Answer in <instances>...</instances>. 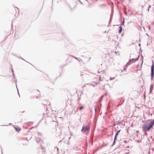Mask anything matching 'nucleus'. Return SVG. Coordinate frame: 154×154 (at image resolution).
<instances>
[{
    "instance_id": "f257e3e1",
    "label": "nucleus",
    "mask_w": 154,
    "mask_h": 154,
    "mask_svg": "<svg viewBox=\"0 0 154 154\" xmlns=\"http://www.w3.org/2000/svg\"><path fill=\"white\" fill-rule=\"evenodd\" d=\"M154 125V120L149 123L145 122L142 126L143 130L144 131H149Z\"/></svg>"
},
{
    "instance_id": "f03ea898",
    "label": "nucleus",
    "mask_w": 154,
    "mask_h": 154,
    "mask_svg": "<svg viewBox=\"0 0 154 154\" xmlns=\"http://www.w3.org/2000/svg\"><path fill=\"white\" fill-rule=\"evenodd\" d=\"M90 127L89 125H83L82 127V128L81 130V131L82 133L85 132H89L90 131Z\"/></svg>"
},
{
    "instance_id": "7ed1b4c3",
    "label": "nucleus",
    "mask_w": 154,
    "mask_h": 154,
    "mask_svg": "<svg viewBox=\"0 0 154 154\" xmlns=\"http://www.w3.org/2000/svg\"><path fill=\"white\" fill-rule=\"evenodd\" d=\"M152 63L151 68V79L152 80H153L154 77V63L153 61H152Z\"/></svg>"
},
{
    "instance_id": "20e7f679",
    "label": "nucleus",
    "mask_w": 154,
    "mask_h": 154,
    "mask_svg": "<svg viewBox=\"0 0 154 154\" xmlns=\"http://www.w3.org/2000/svg\"><path fill=\"white\" fill-rule=\"evenodd\" d=\"M124 23H125V19L124 18L123 21H121V26H120L119 27V34H120L122 31V26H123L124 24Z\"/></svg>"
},
{
    "instance_id": "39448f33",
    "label": "nucleus",
    "mask_w": 154,
    "mask_h": 154,
    "mask_svg": "<svg viewBox=\"0 0 154 154\" xmlns=\"http://www.w3.org/2000/svg\"><path fill=\"white\" fill-rule=\"evenodd\" d=\"M131 60H129V61L126 63L123 68L124 70H126L127 67L129 65L131 64V63L130 62Z\"/></svg>"
},
{
    "instance_id": "423d86ee",
    "label": "nucleus",
    "mask_w": 154,
    "mask_h": 154,
    "mask_svg": "<svg viewBox=\"0 0 154 154\" xmlns=\"http://www.w3.org/2000/svg\"><path fill=\"white\" fill-rule=\"evenodd\" d=\"M12 75H13V79H14L15 81V82H16V87L17 88V92H18V95H19V97H20V94H19V93L18 90V88H17V83H16L17 80L15 79V75H14V74L13 73L12 74Z\"/></svg>"
},
{
    "instance_id": "0eeeda50",
    "label": "nucleus",
    "mask_w": 154,
    "mask_h": 154,
    "mask_svg": "<svg viewBox=\"0 0 154 154\" xmlns=\"http://www.w3.org/2000/svg\"><path fill=\"white\" fill-rule=\"evenodd\" d=\"M119 106H120L121 105L122 103L124 102V100H122V98H121V99H119Z\"/></svg>"
},
{
    "instance_id": "6e6552de",
    "label": "nucleus",
    "mask_w": 154,
    "mask_h": 154,
    "mask_svg": "<svg viewBox=\"0 0 154 154\" xmlns=\"http://www.w3.org/2000/svg\"><path fill=\"white\" fill-rule=\"evenodd\" d=\"M153 88V85L151 84L150 87L149 88V93H152V91Z\"/></svg>"
},
{
    "instance_id": "1a4fd4ad",
    "label": "nucleus",
    "mask_w": 154,
    "mask_h": 154,
    "mask_svg": "<svg viewBox=\"0 0 154 154\" xmlns=\"http://www.w3.org/2000/svg\"><path fill=\"white\" fill-rule=\"evenodd\" d=\"M120 131H121V130H118L117 131V132H116V133L115 135V137H114L115 138L117 139V136L120 133Z\"/></svg>"
},
{
    "instance_id": "9d476101",
    "label": "nucleus",
    "mask_w": 154,
    "mask_h": 154,
    "mask_svg": "<svg viewBox=\"0 0 154 154\" xmlns=\"http://www.w3.org/2000/svg\"><path fill=\"white\" fill-rule=\"evenodd\" d=\"M131 60L130 62L131 63V64L133 63H135L136 60V58H132L131 59H130L129 60Z\"/></svg>"
},
{
    "instance_id": "9b49d317",
    "label": "nucleus",
    "mask_w": 154,
    "mask_h": 154,
    "mask_svg": "<svg viewBox=\"0 0 154 154\" xmlns=\"http://www.w3.org/2000/svg\"><path fill=\"white\" fill-rule=\"evenodd\" d=\"M14 128H15V130L16 131H18V132H19L20 130V128H18V127H14Z\"/></svg>"
},
{
    "instance_id": "f8f14e48",
    "label": "nucleus",
    "mask_w": 154,
    "mask_h": 154,
    "mask_svg": "<svg viewBox=\"0 0 154 154\" xmlns=\"http://www.w3.org/2000/svg\"><path fill=\"white\" fill-rule=\"evenodd\" d=\"M78 110V109L77 108H74V109L72 111V112L75 114L76 112Z\"/></svg>"
},
{
    "instance_id": "ddd939ff",
    "label": "nucleus",
    "mask_w": 154,
    "mask_h": 154,
    "mask_svg": "<svg viewBox=\"0 0 154 154\" xmlns=\"http://www.w3.org/2000/svg\"><path fill=\"white\" fill-rule=\"evenodd\" d=\"M101 105H101V103H100V102H98V111H100V107L101 106Z\"/></svg>"
},
{
    "instance_id": "4468645a",
    "label": "nucleus",
    "mask_w": 154,
    "mask_h": 154,
    "mask_svg": "<svg viewBox=\"0 0 154 154\" xmlns=\"http://www.w3.org/2000/svg\"><path fill=\"white\" fill-rule=\"evenodd\" d=\"M41 146L42 149H41L42 151V153H45V149L44 147L43 146H42L41 145Z\"/></svg>"
},
{
    "instance_id": "2eb2a0df",
    "label": "nucleus",
    "mask_w": 154,
    "mask_h": 154,
    "mask_svg": "<svg viewBox=\"0 0 154 154\" xmlns=\"http://www.w3.org/2000/svg\"><path fill=\"white\" fill-rule=\"evenodd\" d=\"M116 139H117L116 138H114V141L113 142V144H112V146H113V145H114L116 143Z\"/></svg>"
},
{
    "instance_id": "dca6fc26",
    "label": "nucleus",
    "mask_w": 154,
    "mask_h": 154,
    "mask_svg": "<svg viewBox=\"0 0 154 154\" xmlns=\"http://www.w3.org/2000/svg\"><path fill=\"white\" fill-rule=\"evenodd\" d=\"M36 142L37 143H39L40 141V138H36Z\"/></svg>"
},
{
    "instance_id": "f3484780",
    "label": "nucleus",
    "mask_w": 154,
    "mask_h": 154,
    "mask_svg": "<svg viewBox=\"0 0 154 154\" xmlns=\"http://www.w3.org/2000/svg\"><path fill=\"white\" fill-rule=\"evenodd\" d=\"M152 121V120H150V119H148V120H147L146 121H143V122H145H145H148H148H149V121H150V122H151V121Z\"/></svg>"
},
{
    "instance_id": "a211bd4d",
    "label": "nucleus",
    "mask_w": 154,
    "mask_h": 154,
    "mask_svg": "<svg viewBox=\"0 0 154 154\" xmlns=\"http://www.w3.org/2000/svg\"><path fill=\"white\" fill-rule=\"evenodd\" d=\"M112 21V19H110L109 20V23H108V26H109L110 25L111 22Z\"/></svg>"
},
{
    "instance_id": "6ab92c4d",
    "label": "nucleus",
    "mask_w": 154,
    "mask_h": 154,
    "mask_svg": "<svg viewBox=\"0 0 154 154\" xmlns=\"http://www.w3.org/2000/svg\"><path fill=\"white\" fill-rule=\"evenodd\" d=\"M83 106H81L80 107L79 109L80 110H81L83 109Z\"/></svg>"
},
{
    "instance_id": "aec40b11",
    "label": "nucleus",
    "mask_w": 154,
    "mask_h": 154,
    "mask_svg": "<svg viewBox=\"0 0 154 154\" xmlns=\"http://www.w3.org/2000/svg\"><path fill=\"white\" fill-rule=\"evenodd\" d=\"M102 100V99H101V98H100L98 101V102L101 103Z\"/></svg>"
},
{
    "instance_id": "412c9836",
    "label": "nucleus",
    "mask_w": 154,
    "mask_h": 154,
    "mask_svg": "<svg viewBox=\"0 0 154 154\" xmlns=\"http://www.w3.org/2000/svg\"><path fill=\"white\" fill-rule=\"evenodd\" d=\"M151 7V5H149V7H148V11H149V8H150Z\"/></svg>"
},
{
    "instance_id": "4be33fe9",
    "label": "nucleus",
    "mask_w": 154,
    "mask_h": 154,
    "mask_svg": "<svg viewBox=\"0 0 154 154\" xmlns=\"http://www.w3.org/2000/svg\"><path fill=\"white\" fill-rule=\"evenodd\" d=\"M54 149H55V150H57V151H58V148L57 147H55Z\"/></svg>"
},
{
    "instance_id": "5701e85b",
    "label": "nucleus",
    "mask_w": 154,
    "mask_h": 154,
    "mask_svg": "<svg viewBox=\"0 0 154 154\" xmlns=\"http://www.w3.org/2000/svg\"><path fill=\"white\" fill-rule=\"evenodd\" d=\"M78 1L79 2H80V3L81 4H82V5H83V3L81 1H80V0H78Z\"/></svg>"
},
{
    "instance_id": "b1692460",
    "label": "nucleus",
    "mask_w": 154,
    "mask_h": 154,
    "mask_svg": "<svg viewBox=\"0 0 154 154\" xmlns=\"http://www.w3.org/2000/svg\"><path fill=\"white\" fill-rule=\"evenodd\" d=\"M139 56H140V55H138V57L137 58H136V60H138L139 58Z\"/></svg>"
},
{
    "instance_id": "393cba45",
    "label": "nucleus",
    "mask_w": 154,
    "mask_h": 154,
    "mask_svg": "<svg viewBox=\"0 0 154 154\" xmlns=\"http://www.w3.org/2000/svg\"><path fill=\"white\" fill-rule=\"evenodd\" d=\"M38 134L39 135H41V136L42 134L41 133H40V132H38Z\"/></svg>"
},
{
    "instance_id": "a878e982",
    "label": "nucleus",
    "mask_w": 154,
    "mask_h": 154,
    "mask_svg": "<svg viewBox=\"0 0 154 154\" xmlns=\"http://www.w3.org/2000/svg\"><path fill=\"white\" fill-rule=\"evenodd\" d=\"M144 135L145 136H147V133L146 132L144 133Z\"/></svg>"
},
{
    "instance_id": "bb28decb",
    "label": "nucleus",
    "mask_w": 154,
    "mask_h": 154,
    "mask_svg": "<svg viewBox=\"0 0 154 154\" xmlns=\"http://www.w3.org/2000/svg\"><path fill=\"white\" fill-rule=\"evenodd\" d=\"M103 95H102L100 98H101V99H103Z\"/></svg>"
},
{
    "instance_id": "cd10ccee",
    "label": "nucleus",
    "mask_w": 154,
    "mask_h": 154,
    "mask_svg": "<svg viewBox=\"0 0 154 154\" xmlns=\"http://www.w3.org/2000/svg\"><path fill=\"white\" fill-rule=\"evenodd\" d=\"M94 110L95 112H96L97 111V109L96 108H94Z\"/></svg>"
},
{
    "instance_id": "c85d7f7f",
    "label": "nucleus",
    "mask_w": 154,
    "mask_h": 154,
    "mask_svg": "<svg viewBox=\"0 0 154 154\" xmlns=\"http://www.w3.org/2000/svg\"><path fill=\"white\" fill-rule=\"evenodd\" d=\"M124 142L125 143H127V141L126 140H124Z\"/></svg>"
},
{
    "instance_id": "c756f323",
    "label": "nucleus",
    "mask_w": 154,
    "mask_h": 154,
    "mask_svg": "<svg viewBox=\"0 0 154 154\" xmlns=\"http://www.w3.org/2000/svg\"><path fill=\"white\" fill-rule=\"evenodd\" d=\"M75 59L77 60H78V59L77 58L75 57H74L73 56H72Z\"/></svg>"
},
{
    "instance_id": "7c9ffc66",
    "label": "nucleus",
    "mask_w": 154,
    "mask_h": 154,
    "mask_svg": "<svg viewBox=\"0 0 154 154\" xmlns=\"http://www.w3.org/2000/svg\"><path fill=\"white\" fill-rule=\"evenodd\" d=\"M12 81L13 82H14V81H15L14 79H12Z\"/></svg>"
},
{
    "instance_id": "2f4dec72",
    "label": "nucleus",
    "mask_w": 154,
    "mask_h": 154,
    "mask_svg": "<svg viewBox=\"0 0 154 154\" xmlns=\"http://www.w3.org/2000/svg\"><path fill=\"white\" fill-rule=\"evenodd\" d=\"M114 78V77H113V78H110V80H112Z\"/></svg>"
},
{
    "instance_id": "473e14b6",
    "label": "nucleus",
    "mask_w": 154,
    "mask_h": 154,
    "mask_svg": "<svg viewBox=\"0 0 154 154\" xmlns=\"http://www.w3.org/2000/svg\"><path fill=\"white\" fill-rule=\"evenodd\" d=\"M20 58H21V59L22 60H24V61H26H26H25V60H24V59L22 57H20Z\"/></svg>"
},
{
    "instance_id": "72a5a7b5",
    "label": "nucleus",
    "mask_w": 154,
    "mask_h": 154,
    "mask_svg": "<svg viewBox=\"0 0 154 154\" xmlns=\"http://www.w3.org/2000/svg\"><path fill=\"white\" fill-rule=\"evenodd\" d=\"M83 75H84V74H82V73H80V76H82Z\"/></svg>"
},
{
    "instance_id": "f704fd0d",
    "label": "nucleus",
    "mask_w": 154,
    "mask_h": 154,
    "mask_svg": "<svg viewBox=\"0 0 154 154\" xmlns=\"http://www.w3.org/2000/svg\"><path fill=\"white\" fill-rule=\"evenodd\" d=\"M112 16L111 15V16H110V19H112Z\"/></svg>"
},
{
    "instance_id": "c9c22d12",
    "label": "nucleus",
    "mask_w": 154,
    "mask_h": 154,
    "mask_svg": "<svg viewBox=\"0 0 154 154\" xmlns=\"http://www.w3.org/2000/svg\"><path fill=\"white\" fill-rule=\"evenodd\" d=\"M11 70H12V73L13 74L14 73V71H13V69H11Z\"/></svg>"
},
{
    "instance_id": "e433bc0d",
    "label": "nucleus",
    "mask_w": 154,
    "mask_h": 154,
    "mask_svg": "<svg viewBox=\"0 0 154 154\" xmlns=\"http://www.w3.org/2000/svg\"><path fill=\"white\" fill-rule=\"evenodd\" d=\"M100 81H103L102 80H101L100 77Z\"/></svg>"
},
{
    "instance_id": "4c0bfd02",
    "label": "nucleus",
    "mask_w": 154,
    "mask_h": 154,
    "mask_svg": "<svg viewBox=\"0 0 154 154\" xmlns=\"http://www.w3.org/2000/svg\"><path fill=\"white\" fill-rule=\"evenodd\" d=\"M11 125V123H9V124H8V125Z\"/></svg>"
},
{
    "instance_id": "58836bf2",
    "label": "nucleus",
    "mask_w": 154,
    "mask_h": 154,
    "mask_svg": "<svg viewBox=\"0 0 154 154\" xmlns=\"http://www.w3.org/2000/svg\"><path fill=\"white\" fill-rule=\"evenodd\" d=\"M129 153H127V152H126L125 153V154H128Z\"/></svg>"
},
{
    "instance_id": "ea45409f",
    "label": "nucleus",
    "mask_w": 154,
    "mask_h": 154,
    "mask_svg": "<svg viewBox=\"0 0 154 154\" xmlns=\"http://www.w3.org/2000/svg\"><path fill=\"white\" fill-rule=\"evenodd\" d=\"M143 7H144V6H143V5L142 6V8H143Z\"/></svg>"
},
{
    "instance_id": "a19ab883",
    "label": "nucleus",
    "mask_w": 154,
    "mask_h": 154,
    "mask_svg": "<svg viewBox=\"0 0 154 154\" xmlns=\"http://www.w3.org/2000/svg\"><path fill=\"white\" fill-rule=\"evenodd\" d=\"M2 126H8V125H2Z\"/></svg>"
},
{
    "instance_id": "79ce46f5",
    "label": "nucleus",
    "mask_w": 154,
    "mask_h": 154,
    "mask_svg": "<svg viewBox=\"0 0 154 154\" xmlns=\"http://www.w3.org/2000/svg\"><path fill=\"white\" fill-rule=\"evenodd\" d=\"M136 132H137V133L138 132H139V131H136Z\"/></svg>"
},
{
    "instance_id": "37998d69",
    "label": "nucleus",
    "mask_w": 154,
    "mask_h": 154,
    "mask_svg": "<svg viewBox=\"0 0 154 154\" xmlns=\"http://www.w3.org/2000/svg\"><path fill=\"white\" fill-rule=\"evenodd\" d=\"M137 141L138 142H140V141L139 140H137Z\"/></svg>"
},
{
    "instance_id": "c03bdc74",
    "label": "nucleus",
    "mask_w": 154,
    "mask_h": 154,
    "mask_svg": "<svg viewBox=\"0 0 154 154\" xmlns=\"http://www.w3.org/2000/svg\"><path fill=\"white\" fill-rule=\"evenodd\" d=\"M140 50L141 51H142V50H141V48H140Z\"/></svg>"
},
{
    "instance_id": "a18cd8bd",
    "label": "nucleus",
    "mask_w": 154,
    "mask_h": 154,
    "mask_svg": "<svg viewBox=\"0 0 154 154\" xmlns=\"http://www.w3.org/2000/svg\"><path fill=\"white\" fill-rule=\"evenodd\" d=\"M133 125H131V127H133Z\"/></svg>"
},
{
    "instance_id": "49530a36",
    "label": "nucleus",
    "mask_w": 154,
    "mask_h": 154,
    "mask_svg": "<svg viewBox=\"0 0 154 154\" xmlns=\"http://www.w3.org/2000/svg\"><path fill=\"white\" fill-rule=\"evenodd\" d=\"M148 153L149 154H150V152H148Z\"/></svg>"
},
{
    "instance_id": "de8ad7c7",
    "label": "nucleus",
    "mask_w": 154,
    "mask_h": 154,
    "mask_svg": "<svg viewBox=\"0 0 154 154\" xmlns=\"http://www.w3.org/2000/svg\"><path fill=\"white\" fill-rule=\"evenodd\" d=\"M18 58H20V57H18Z\"/></svg>"
},
{
    "instance_id": "09e8293b",
    "label": "nucleus",
    "mask_w": 154,
    "mask_h": 154,
    "mask_svg": "<svg viewBox=\"0 0 154 154\" xmlns=\"http://www.w3.org/2000/svg\"><path fill=\"white\" fill-rule=\"evenodd\" d=\"M147 35L148 36H149V35H148V34H147Z\"/></svg>"
},
{
    "instance_id": "8fccbe9b",
    "label": "nucleus",
    "mask_w": 154,
    "mask_h": 154,
    "mask_svg": "<svg viewBox=\"0 0 154 154\" xmlns=\"http://www.w3.org/2000/svg\"><path fill=\"white\" fill-rule=\"evenodd\" d=\"M2 153H3V152H2Z\"/></svg>"
},
{
    "instance_id": "3c124183",
    "label": "nucleus",
    "mask_w": 154,
    "mask_h": 154,
    "mask_svg": "<svg viewBox=\"0 0 154 154\" xmlns=\"http://www.w3.org/2000/svg\"><path fill=\"white\" fill-rule=\"evenodd\" d=\"M62 141V140H60V142H61Z\"/></svg>"
},
{
    "instance_id": "603ef678",
    "label": "nucleus",
    "mask_w": 154,
    "mask_h": 154,
    "mask_svg": "<svg viewBox=\"0 0 154 154\" xmlns=\"http://www.w3.org/2000/svg\"><path fill=\"white\" fill-rule=\"evenodd\" d=\"M63 138H64V137H63V138L62 139V140H63Z\"/></svg>"
},
{
    "instance_id": "864d4df0",
    "label": "nucleus",
    "mask_w": 154,
    "mask_h": 154,
    "mask_svg": "<svg viewBox=\"0 0 154 154\" xmlns=\"http://www.w3.org/2000/svg\"><path fill=\"white\" fill-rule=\"evenodd\" d=\"M17 8V9H18V8Z\"/></svg>"
},
{
    "instance_id": "5fc2aeb1",
    "label": "nucleus",
    "mask_w": 154,
    "mask_h": 154,
    "mask_svg": "<svg viewBox=\"0 0 154 154\" xmlns=\"http://www.w3.org/2000/svg\"><path fill=\"white\" fill-rule=\"evenodd\" d=\"M36 98H38V97L37 96L36 97Z\"/></svg>"
},
{
    "instance_id": "6e6d98bb",
    "label": "nucleus",
    "mask_w": 154,
    "mask_h": 154,
    "mask_svg": "<svg viewBox=\"0 0 154 154\" xmlns=\"http://www.w3.org/2000/svg\"><path fill=\"white\" fill-rule=\"evenodd\" d=\"M61 75V74H60V76Z\"/></svg>"
}]
</instances>
